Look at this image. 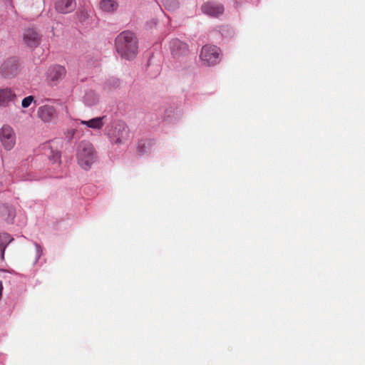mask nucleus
<instances>
[{
    "label": "nucleus",
    "instance_id": "nucleus-9",
    "mask_svg": "<svg viewBox=\"0 0 365 365\" xmlns=\"http://www.w3.org/2000/svg\"><path fill=\"white\" fill-rule=\"evenodd\" d=\"M1 73L6 78L15 76L19 72V65L14 58L6 61L0 68Z\"/></svg>",
    "mask_w": 365,
    "mask_h": 365
},
{
    "label": "nucleus",
    "instance_id": "nucleus-12",
    "mask_svg": "<svg viewBox=\"0 0 365 365\" xmlns=\"http://www.w3.org/2000/svg\"><path fill=\"white\" fill-rule=\"evenodd\" d=\"M170 48L172 54L175 57L184 56L188 53V46L178 39L171 42Z\"/></svg>",
    "mask_w": 365,
    "mask_h": 365
},
{
    "label": "nucleus",
    "instance_id": "nucleus-17",
    "mask_svg": "<svg viewBox=\"0 0 365 365\" xmlns=\"http://www.w3.org/2000/svg\"><path fill=\"white\" fill-rule=\"evenodd\" d=\"M56 9L62 14L68 13V0H56Z\"/></svg>",
    "mask_w": 365,
    "mask_h": 365
},
{
    "label": "nucleus",
    "instance_id": "nucleus-18",
    "mask_svg": "<svg viewBox=\"0 0 365 365\" xmlns=\"http://www.w3.org/2000/svg\"><path fill=\"white\" fill-rule=\"evenodd\" d=\"M164 6L168 10H175L179 6L178 0H163Z\"/></svg>",
    "mask_w": 365,
    "mask_h": 365
},
{
    "label": "nucleus",
    "instance_id": "nucleus-22",
    "mask_svg": "<svg viewBox=\"0 0 365 365\" xmlns=\"http://www.w3.org/2000/svg\"><path fill=\"white\" fill-rule=\"evenodd\" d=\"M144 145H145V144L143 142H140L139 144H138V152L140 154H143L144 153V150H143Z\"/></svg>",
    "mask_w": 365,
    "mask_h": 365
},
{
    "label": "nucleus",
    "instance_id": "nucleus-7",
    "mask_svg": "<svg viewBox=\"0 0 365 365\" xmlns=\"http://www.w3.org/2000/svg\"><path fill=\"white\" fill-rule=\"evenodd\" d=\"M37 116L44 123H49L57 118V112L54 107L45 105L38 108Z\"/></svg>",
    "mask_w": 365,
    "mask_h": 365
},
{
    "label": "nucleus",
    "instance_id": "nucleus-8",
    "mask_svg": "<svg viewBox=\"0 0 365 365\" xmlns=\"http://www.w3.org/2000/svg\"><path fill=\"white\" fill-rule=\"evenodd\" d=\"M201 9L204 14L212 17H218L225 10L222 4L215 1H207L202 6Z\"/></svg>",
    "mask_w": 365,
    "mask_h": 365
},
{
    "label": "nucleus",
    "instance_id": "nucleus-4",
    "mask_svg": "<svg viewBox=\"0 0 365 365\" xmlns=\"http://www.w3.org/2000/svg\"><path fill=\"white\" fill-rule=\"evenodd\" d=\"M220 51L219 48L213 45H205L201 49L200 58L206 66H214L218 63Z\"/></svg>",
    "mask_w": 365,
    "mask_h": 365
},
{
    "label": "nucleus",
    "instance_id": "nucleus-1",
    "mask_svg": "<svg viewBox=\"0 0 365 365\" xmlns=\"http://www.w3.org/2000/svg\"><path fill=\"white\" fill-rule=\"evenodd\" d=\"M115 48L121 57L130 60L134 58L138 53V41L133 33L125 31L115 38Z\"/></svg>",
    "mask_w": 365,
    "mask_h": 365
},
{
    "label": "nucleus",
    "instance_id": "nucleus-2",
    "mask_svg": "<svg viewBox=\"0 0 365 365\" xmlns=\"http://www.w3.org/2000/svg\"><path fill=\"white\" fill-rule=\"evenodd\" d=\"M76 157L79 166L85 170H90L98 160V153L88 140L81 141L76 148Z\"/></svg>",
    "mask_w": 365,
    "mask_h": 365
},
{
    "label": "nucleus",
    "instance_id": "nucleus-19",
    "mask_svg": "<svg viewBox=\"0 0 365 365\" xmlns=\"http://www.w3.org/2000/svg\"><path fill=\"white\" fill-rule=\"evenodd\" d=\"M33 101H34V98L32 96H29L24 98L21 102L22 108H29Z\"/></svg>",
    "mask_w": 365,
    "mask_h": 365
},
{
    "label": "nucleus",
    "instance_id": "nucleus-15",
    "mask_svg": "<svg viewBox=\"0 0 365 365\" xmlns=\"http://www.w3.org/2000/svg\"><path fill=\"white\" fill-rule=\"evenodd\" d=\"M104 118H105L104 116L103 117H97V118H92L89 120H82L81 122V123L83 125H86L91 128L101 129L103 128V126L104 125V122H103Z\"/></svg>",
    "mask_w": 365,
    "mask_h": 365
},
{
    "label": "nucleus",
    "instance_id": "nucleus-5",
    "mask_svg": "<svg viewBox=\"0 0 365 365\" xmlns=\"http://www.w3.org/2000/svg\"><path fill=\"white\" fill-rule=\"evenodd\" d=\"M0 140L4 148L7 150H11L16 143V135L13 128L8 125H4L0 129Z\"/></svg>",
    "mask_w": 365,
    "mask_h": 365
},
{
    "label": "nucleus",
    "instance_id": "nucleus-20",
    "mask_svg": "<svg viewBox=\"0 0 365 365\" xmlns=\"http://www.w3.org/2000/svg\"><path fill=\"white\" fill-rule=\"evenodd\" d=\"M61 155L60 153L56 151L53 153L52 157H50L51 160H53V162H57L60 159Z\"/></svg>",
    "mask_w": 365,
    "mask_h": 365
},
{
    "label": "nucleus",
    "instance_id": "nucleus-21",
    "mask_svg": "<svg viewBox=\"0 0 365 365\" xmlns=\"http://www.w3.org/2000/svg\"><path fill=\"white\" fill-rule=\"evenodd\" d=\"M36 245V254H37V259H38L41 255L43 254V250L41 248V247L40 245H38V244H35Z\"/></svg>",
    "mask_w": 365,
    "mask_h": 365
},
{
    "label": "nucleus",
    "instance_id": "nucleus-10",
    "mask_svg": "<svg viewBox=\"0 0 365 365\" xmlns=\"http://www.w3.org/2000/svg\"><path fill=\"white\" fill-rule=\"evenodd\" d=\"M18 101L16 93L10 88L0 89V106L6 107Z\"/></svg>",
    "mask_w": 365,
    "mask_h": 365
},
{
    "label": "nucleus",
    "instance_id": "nucleus-23",
    "mask_svg": "<svg viewBox=\"0 0 365 365\" xmlns=\"http://www.w3.org/2000/svg\"><path fill=\"white\" fill-rule=\"evenodd\" d=\"M77 133H78V130H74L73 134H72L73 137H74Z\"/></svg>",
    "mask_w": 365,
    "mask_h": 365
},
{
    "label": "nucleus",
    "instance_id": "nucleus-6",
    "mask_svg": "<svg viewBox=\"0 0 365 365\" xmlns=\"http://www.w3.org/2000/svg\"><path fill=\"white\" fill-rule=\"evenodd\" d=\"M41 35L33 28H29L24 31L23 40L29 47L35 48L41 42Z\"/></svg>",
    "mask_w": 365,
    "mask_h": 365
},
{
    "label": "nucleus",
    "instance_id": "nucleus-3",
    "mask_svg": "<svg viewBox=\"0 0 365 365\" xmlns=\"http://www.w3.org/2000/svg\"><path fill=\"white\" fill-rule=\"evenodd\" d=\"M112 143L120 145L124 143L129 136L128 127L123 122L114 123L108 132Z\"/></svg>",
    "mask_w": 365,
    "mask_h": 365
},
{
    "label": "nucleus",
    "instance_id": "nucleus-13",
    "mask_svg": "<svg viewBox=\"0 0 365 365\" xmlns=\"http://www.w3.org/2000/svg\"><path fill=\"white\" fill-rule=\"evenodd\" d=\"M14 240V238L8 233H1L0 234V252H1V259H4V252L6 247L8 246L9 243H11Z\"/></svg>",
    "mask_w": 365,
    "mask_h": 365
},
{
    "label": "nucleus",
    "instance_id": "nucleus-16",
    "mask_svg": "<svg viewBox=\"0 0 365 365\" xmlns=\"http://www.w3.org/2000/svg\"><path fill=\"white\" fill-rule=\"evenodd\" d=\"M101 9L106 12H110L116 10L118 4L113 0H102L100 3Z\"/></svg>",
    "mask_w": 365,
    "mask_h": 365
},
{
    "label": "nucleus",
    "instance_id": "nucleus-11",
    "mask_svg": "<svg viewBox=\"0 0 365 365\" xmlns=\"http://www.w3.org/2000/svg\"><path fill=\"white\" fill-rule=\"evenodd\" d=\"M66 75V69L61 66H54L48 68L47 78L49 81L56 83Z\"/></svg>",
    "mask_w": 365,
    "mask_h": 365
},
{
    "label": "nucleus",
    "instance_id": "nucleus-14",
    "mask_svg": "<svg viewBox=\"0 0 365 365\" xmlns=\"http://www.w3.org/2000/svg\"><path fill=\"white\" fill-rule=\"evenodd\" d=\"M15 215V211L9 205H0V216L8 222H12Z\"/></svg>",
    "mask_w": 365,
    "mask_h": 365
}]
</instances>
